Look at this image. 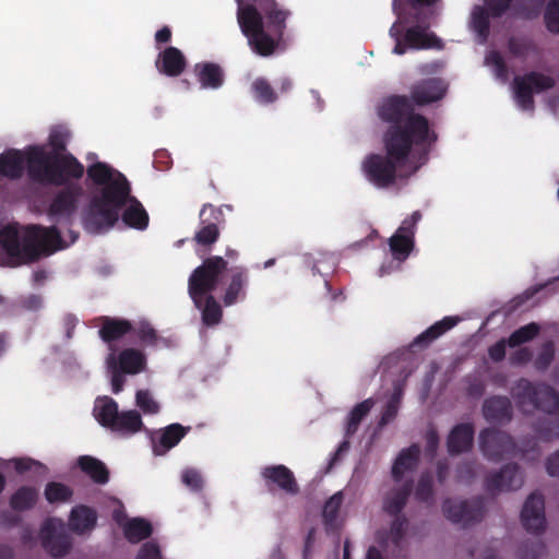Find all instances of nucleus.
Instances as JSON below:
<instances>
[{"label": "nucleus", "instance_id": "21", "mask_svg": "<svg viewBox=\"0 0 559 559\" xmlns=\"http://www.w3.org/2000/svg\"><path fill=\"white\" fill-rule=\"evenodd\" d=\"M50 186H69L70 179H81L84 175V166L71 153L56 154Z\"/></svg>", "mask_w": 559, "mask_h": 559}, {"label": "nucleus", "instance_id": "37", "mask_svg": "<svg viewBox=\"0 0 559 559\" xmlns=\"http://www.w3.org/2000/svg\"><path fill=\"white\" fill-rule=\"evenodd\" d=\"M78 465L95 484L105 485L108 483L109 471L100 460L91 455H82L78 459Z\"/></svg>", "mask_w": 559, "mask_h": 559}, {"label": "nucleus", "instance_id": "42", "mask_svg": "<svg viewBox=\"0 0 559 559\" xmlns=\"http://www.w3.org/2000/svg\"><path fill=\"white\" fill-rule=\"evenodd\" d=\"M373 404L372 399H367L354 406L347 418L345 429L346 437H352L357 432L361 420L370 413Z\"/></svg>", "mask_w": 559, "mask_h": 559}, {"label": "nucleus", "instance_id": "7", "mask_svg": "<svg viewBox=\"0 0 559 559\" xmlns=\"http://www.w3.org/2000/svg\"><path fill=\"white\" fill-rule=\"evenodd\" d=\"M512 396L523 413L542 411L549 415L559 413V393L548 384H534L527 379H520Z\"/></svg>", "mask_w": 559, "mask_h": 559}, {"label": "nucleus", "instance_id": "48", "mask_svg": "<svg viewBox=\"0 0 559 559\" xmlns=\"http://www.w3.org/2000/svg\"><path fill=\"white\" fill-rule=\"evenodd\" d=\"M433 497V477L430 472L420 475L415 488V498L420 502H429Z\"/></svg>", "mask_w": 559, "mask_h": 559}, {"label": "nucleus", "instance_id": "2", "mask_svg": "<svg viewBox=\"0 0 559 559\" xmlns=\"http://www.w3.org/2000/svg\"><path fill=\"white\" fill-rule=\"evenodd\" d=\"M378 116L382 121L390 123L384 136L394 129L402 130L412 141V147L425 155L437 141V134L430 130L428 119L415 112L413 102L405 95H391L384 98L378 107Z\"/></svg>", "mask_w": 559, "mask_h": 559}, {"label": "nucleus", "instance_id": "40", "mask_svg": "<svg viewBox=\"0 0 559 559\" xmlns=\"http://www.w3.org/2000/svg\"><path fill=\"white\" fill-rule=\"evenodd\" d=\"M37 499V489L22 486L11 496L10 507L15 511H26L35 506Z\"/></svg>", "mask_w": 559, "mask_h": 559}, {"label": "nucleus", "instance_id": "26", "mask_svg": "<svg viewBox=\"0 0 559 559\" xmlns=\"http://www.w3.org/2000/svg\"><path fill=\"white\" fill-rule=\"evenodd\" d=\"M193 73L200 87L203 90H218L225 83V71L215 62H198L193 67Z\"/></svg>", "mask_w": 559, "mask_h": 559}, {"label": "nucleus", "instance_id": "33", "mask_svg": "<svg viewBox=\"0 0 559 559\" xmlns=\"http://www.w3.org/2000/svg\"><path fill=\"white\" fill-rule=\"evenodd\" d=\"M459 322L456 317H444L442 320L437 321L423 333L414 338L411 344L413 348H426L437 338L442 336L449 330L454 328Z\"/></svg>", "mask_w": 559, "mask_h": 559}, {"label": "nucleus", "instance_id": "63", "mask_svg": "<svg viewBox=\"0 0 559 559\" xmlns=\"http://www.w3.org/2000/svg\"><path fill=\"white\" fill-rule=\"evenodd\" d=\"M135 559H162L159 546L153 540L144 543Z\"/></svg>", "mask_w": 559, "mask_h": 559}, {"label": "nucleus", "instance_id": "24", "mask_svg": "<svg viewBox=\"0 0 559 559\" xmlns=\"http://www.w3.org/2000/svg\"><path fill=\"white\" fill-rule=\"evenodd\" d=\"M481 412L486 421L496 425H507L513 417L512 403L509 397L502 395L485 399Z\"/></svg>", "mask_w": 559, "mask_h": 559}, {"label": "nucleus", "instance_id": "55", "mask_svg": "<svg viewBox=\"0 0 559 559\" xmlns=\"http://www.w3.org/2000/svg\"><path fill=\"white\" fill-rule=\"evenodd\" d=\"M392 516L393 520L390 526V533L393 543L395 545H399L405 535L408 525V520L404 514H397Z\"/></svg>", "mask_w": 559, "mask_h": 559}, {"label": "nucleus", "instance_id": "45", "mask_svg": "<svg viewBox=\"0 0 559 559\" xmlns=\"http://www.w3.org/2000/svg\"><path fill=\"white\" fill-rule=\"evenodd\" d=\"M534 430L542 441L559 439V416L539 419L534 424Z\"/></svg>", "mask_w": 559, "mask_h": 559}, {"label": "nucleus", "instance_id": "46", "mask_svg": "<svg viewBox=\"0 0 559 559\" xmlns=\"http://www.w3.org/2000/svg\"><path fill=\"white\" fill-rule=\"evenodd\" d=\"M44 495L46 500L51 504L63 503L72 498L73 490L62 483L50 481L46 485Z\"/></svg>", "mask_w": 559, "mask_h": 559}, {"label": "nucleus", "instance_id": "12", "mask_svg": "<svg viewBox=\"0 0 559 559\" xmlns=\"http://www.w3.org/2000/svg\"><path fill=\"white\" fill-rule=\"evenodd\" d=\"M25 157L29 180L41 186H50L56 154L49 153L43 145H28L25 147Z\"/></svg>", "mask_w": 559, "mask_h": 559}, {"label": "nucleus", "instance_id": "5", "mask_svg": "<svg viewBox=\"0 0 559 559\" xmlns=\"http://www.w3.org/2000/svg\"><path fill=\"white\" fill-rule=\"evenodd\" d=\"M413 21L415 25L405 31L400 20L390 27L389 34L395 40L393 53L404 55L407 49H441L443 47L442 40L435 33L427 32L430 24L426 16L416 13Z\"/></svg>", "mask_w": 559, "mask_h": 559}, {"label": "nucleus", "instance_id": "20", "mask_svg": "<svg viewBox=\"0 0 559 559\" xmlns=\"http://www.w3.org/2000/svg\"><path fill=\"white\" fill-rule=\"evenodd\" d=\"M249 281V271L246 266L237 265L227 270L226 288L223 295L226 307L246 299Z\"/></svg>", "mask_w": 559, "mask_h": 559}, {"label": "nucleus", "instance_id": "9", "mask_svg": "<svg viewBox=\"0 0 559 559\" xmlns=\"http://www.w3.org/2000/svg\"><path fill=\"white\" fill-rule=\"evenodd\" d=\"M227 264L223 257L212 255L191 273L188 292L197 308H201V298L217 288L223 273L228 270Z\"/></svg>", "mask_w": 559, "mask_h": 559}, {"label": "nucleus", "instance_id": "1", "mask_svg": "<svg viewBox=\"0 0 559 559\" xmlns=\"http://www.w3.org/2000/svg\"><path fill=\"white\" fill-rule=\"evenodd\" d=\"M87 176L100 188L92 193L83 212L82 223L87 233L100 234L118 222L131 186L124 175L102 162L88 166Z\"/></svg>", "mask_w": 559, "mask_h": 559}, {"label": "nucleus", "instance_id": "47", "mask_svg": "<svg viewBox=\"0 0 559 559\" xmlns=\"http://www.w3.org/2000/svg\"><path fill=\"white\" fill-rule=\"evenodd\" d=\"M539 325L535 322L519 328L509 336L507 343L510 347H518L532 341L539 333Z\"/></svg>", "mask_w": 559, "mask_h": 559}, {"label": "nucleus", "instance_id": "36", "mask_svg": "<svg viewBox=\"0 0 559 559\" xmlns=\"http://www.w3.org/2000/svg\"><path fill=\"white\" fill-rule=\"evenodd\" d=\"M420 449L417 444L401 451L392 466V477L395 481H401L406 472L413 471L418 462Z\"/></svg>", "mask_w": 559, "mask_h": 559}, {"label": "nucleus", "instance_id": "59", "mask_svg": "<svg viewBox=\"0 0 559 559\" xmlns=\"http://www.w3.org/2000/svg\"><path fill=\"white\" fill-rule=\"evenodd\" d=\"M108 365L112 369V376H111V390L112 393L118 394L122 391L126 379L124 373H122L116 366V356L111 354L108 359Z\"/></svg>", "mask_w": 559, "mask_h": 559}, {"label": "nucleus", "instance_id": "34", "mask_svg": "<svg viewBox=\"0 0 559 559\" xmlns=\"http://www.w3.org/2000/svg\"><path fill=\"white\" fill-rule=\"evenodd\" d=\"M97 523L96 511L85 504L75 506L69 516V526L76 534L92 531Z\"/></svg>", "mask_w": 559, "mask_h": 559}, {"label": "nucleus", "instance_id": "11", "mask_svg": "<svg viewBox=\"0 0 559 559\" xmlns=\"http://www.w3.org/2000/svg\"><path fill=\"white\" fill-rule=\"evenodd\" d=\"M514 96L518 105L523 110H534V93H542L552 88L555 80L537 71H531L524 75L514 78Z\"/></svg>", "mask_w": 559, "mask_h": 559}, {"label": "nucleus", "instance_id": "64", "mask_svg": "<svg viewBox=\"0 0 559 559\" xmlns=\"http://www.w3.org/2000/svg\"><path fill=\"white\" fill-rule=\"evenodd\" d=\"M489 13L492 17H500L509 9L511 0H487Z\"/></svg>", "mask_w": 559, "mask_h": 559}, {"label": "nucleus", "instance_id": "44", "mask_svg": "<svg viewBox=\"0 0 559 559\" xmlns=\"http://www.w3.org/2000/svg\"><path fill=\"white\" fill-rule=\"evenodd\" d=\"M251 93L255 102L270 105L278 99V95L265 78H257L251 84Z\"/></svg>", "mask_w": 559, "mask_h": 559}, {"label": "nucleus", "instance_id": "8", "mask_svg": "<svg viewBox=\"0 0 559 559\" xmlns=\"http://www.w3.org/2000/svg\"><path fill=\"white\" fill-rule=\"evenodd\" d=\"M94 413L103 427L122 436H132L144 429L142 417L138 411L119 412L118 403L108 396L95 405Z\"/></svg>", "mask_w": 559, "mask_h": 559}, {"label": "nucleus", "instance_id": "13", "mask_svg": "<svg viewBox=\"0 0 559 559\" xmlns=\"http://www.w3.org/2000/svg\"><path fill=\"white\" fill-rule=\"evenodd\" d=\"M479 448L485 457L500 462L515 453L516 444L509 433L496 428H485L479 432Z\"/></svg>", "mask_w": 559, "mask_h": 559}, {"label": "nucleus", "instance_id": "54", "mask_svg": "<svg viewBox=\"0 0 559 559\" xmlns=\"http://www.w3.org/2000/svg\"><path fill=\"white\" fill-rule=\"evenodd\" d=\"M508 48L514 57L524 58L534 49V44L528 39L511 37L508 41Z\"/></svg>", "mask_w": 559, "mask_h": 559}, {"label": "nucleus", "instance_id": "62", "mask_svg": "<svg viewBox=\"0 0 559 559\" xmlns=\"http://www.w3.org/2000/svg\"><path fill=\"white\" fill-rule=\"evenodd\" d=\"M555 356V347L552 342H546L536 358L538 368L546 369L552 361Z\"/></svg>", "mask_w": 559, "mask_h": 559}, {"label": "nucleus", "instance_id": "16", "mask_svg": "<svg viewBox=\"0 0 559 559\" xmlns=\"http://www.w3.org/2000/svg\"><path fill=\"white\" fill-rule=\"evenodd\" d=\"M523 481L520 466L515 463H509L503 465L499 472L486 477L485 488L489 493L495 495L500 491L516 490L523 485Z\"/></svg>", "mask_w": 559, "mask_h": 559}, {"label": "nucleus", "instance_id": "39", "mask_svg": "<svg viewBox=\"0 0 559 559\" xmlns=\"http://www.w3.org/2000/svg\"><path fill=\"white\" fill-rule=\"evenodd\" d=\"M152 532L153 527L151 523L141 518L131 519L123 527L126 538L132 544L148 538Z\"/></svg>", "mask_w": 559, "mask_h": 559}, {"label": "nucleus", "instance_id": "50", "mask_svg": "<svg viewBox=\"0 0 559 559\" xmlns=\"http://www.w3.org/2000/svg\"><path fill=\"white\" fill-rule=\"evenodd\" d=\"M144 346H155L158 342L157 331L147 321H141L132 331Z\"/></svg>", "mask_w": 559, "mask_h": 559}, {"label": "nucleus", "instance_id": "29", "mask_svg": "<svg viewBox=\"0 0 559 559\" xmlns=\"http://www.w3.org/2000/svg\"><path fill=\"white\" fill-rule=\"evenodd\" d=\"M122 209L124 210L122 213L120 212L119 217L121 216L126 226L138 230L147 228L150 222L148 214L142 203L131 195V192Z\"/></svg>", "mask_w": 559, "mask_h": 559}, {"label": "nucleus", "instance_id": "49", "mask_svg": "<svg viewBox=\"0 0 559 559\" xmlns=\"http://www.w3.org/2000/svg\"><path fill=\"white\" fill-rule=\"evenodd\" d=\"M70 139V132L67 129L63 128H56L52 129L49 138L48 143L51 147L49 153L55 154H67V145Z\"/></svg>", "mask_w": 559, "mask_h": 559}, {"label": "nucleus", "instance_id": "28", "mask_svg": "<svg viewBox=\"0 0 559 559\" xmlns=\"http://www.w3.org/2000/svg\"><path fill=\"white\" fill-rule=\"evenodd\" d=\"M413 491V481L407 480L400 486H395L388 490L382 500V510L388 515L402 514L411 493Z\"/></svg>", "mask_w": 559, "mask_h": 559}, {"label": "nucleus", "instance_id": "35", "mask_svg": "<svg viewBox=\"0 0 559 559\" xmlns=\"http://www.w3.org/2000/svg\"><path fill=\"white\" fill-rule=\"evenodd\" d=\"M116 366L127 374H138L146 367V356L136 348H124L116 357Z\"/></svg>", "mask_w": 559, "mask_h": 559}, {"label": "nucleus", "instance_id": "51", "mask_svg": "<svg viewBox=\"0 0 559 559\" xmlns=\"http://www.w3.org/2000/svg\"><path fill=\"white\" fill-rule=\"evenodd\" d=\"M135 405L147 415H155L159 412V404L153 399L148 390H138Z\"/></svg>", "mask_w": 559, "mask_h": 559}, {"label": "nucleus", "instance_id": "56", "mask_svg": "<svg viewBox=\"0 0 559 559\" xmlns=\"http://www.w3.org/2000/svg\"><path fill=\"white\" fill-rule=\"evenodd\" d=\"M485 60L488 66L493 68L497 78L504 80L508 76V67L499 51H490Z\"/></svg>", "mask_w": 559, "mask_h": 559}, {"label": "nucleus", "instance_id": "4", "mask_svg": "<svg viewBox=\"0 0 559 559\" xmlns=\"http://www.w3.org/2000/svg\"><path fill=\"white\" fill-rule=\"evenodd\" d=\"M385 155L369 154L361 164V170L369 182L384 189L396 181L397 168L404 166L413 150L412 141L404 131L394 129L383 136Z\"/></svg>", "mask_w": 559, "mask_h": 559}, {"label": "nucleus", "instance_id": "30", "mask_svg": "<svg viewBox=\"0 0 559 559\" xmlns=\"http://www.w3.org/2000/svg\"><path fill=\"white\" fill-rule=\"evenodd\" d=\"M26 168L25 150H5L0 154V175L11 180L20 179Z\"/></svg>", "mask_w": 559, "mask_h": 559}, {"label": "nucleus", "instance_id": "25", "mask_svg": "<svg viewBox=\"0 0 559 559\" xmlns=\"http://www.w3.org/2000/svg\"><path fill=\"white\" fill-rule=\"evenodd\" d=\"M155 67L159 73L176 78L185 71L187 59L180 49L169 46L159 52Z\"/></svg>", "mask_w": 559, "mask_h": 559}, {"label": "nucleus", "instance_id": "23", "mask_svg": "<svg viewBox=\"0 0 559 559\" xmlns=\"http://www.w3.org/2000/svg\"><path fill=\"white\" fill-rule=\"evenodd\" d=\"M447 86L441 79L430 78L415 83L409 98L414 105L425 106L443 98Z\"/></svg>", "mask_w": 559, "mask_h": 559}, {"label": "nucleus", "instance_id": "3", "mask_svg": "<svg viewBox=\"0 0 559 559\" xmlns=\"http://www.w3.org/2000/svg\"><path fill=\"white\" fill-rule=\"evenodd\" d=\"M0 246L14 260L33 262L63 249V240L56 226L28 225L21 242L17 227L7 225L0 229Z\"/></svg>", "mask_w": 559, "mask_h": 559}, {"label": "nucleus", "instance_id": "61", "mask_svg": "<svg viewBox=\"0 0 559 559\" xmlns=\"http://www.w3.org/2000/svg\"><path fill=\"white\" fill-rule=\"evenodd\" d=\"M473 26L479 35L486 36L489 32V17L487 13L481 9L477 8L473 12Z\"/></svg>", "mask_w": 559, "mask_h": 559}, {"label": "nucleus", "instance_id": "18", "mask_svg": "<svg viewBox=\"0 0 559 559\" xmlns=\"http://www.w3.org/2000/svg\"><path fill=\"white\" fill-rule=\"evenodd\" d=\"M521 522L523 527L534 535H539L545 531L546 518L543 495L533 492L527 497L521 511Z\"/></svg>", "mask_w": 559, "mask_h": 559}, {"label": "nucleus", "instance_id": "38", "mask_svg": "<svg viewBox=\"0 0 559 559\" xmlns=\"http://www.w3.org/2000/svg\"><path fill=\"white\" fill-rule=\"evenodd\" d=\"M343 504V493L342 491L335 492L332 497H330L322 510V521L328 533L335 532L340 528V524L337 522L341 507Z\"/></svg>", "mask_w": 559, "mask_h": 559}, {"label": "nucleus", "instance_id": "10", "mask_svg": "<svg viewBox=\"0 0 559 559\" xmlns=\"http://www.w3.org/2000/svg\"><path fill=\"white\" fill-rule=\"evenodd\" d=\"M442 511L452 523L467 527L480 522L486 513L485 499L480 496L467 500L445 499Z\"/></svg>", "mask_w": 559, "mask_h": 559}, {"label": "nucleus", "instance_id": "6", "mask_svg": "<svg viewBox=\"0 0 559 559\" xmlns=\"http://www.w3.org/2000/svg\"><path fill=\"white\" fill-rule=\"evenodd\" d=\"M237 17L242 34L257 55L270 57L277 50L283 38H277L271 32L265 31L263 16L254 5L248 4L240 8Z\"/></svg>", "mask_w": 559, "mask_h": 559}, {"label": "nucleus", "instance_id": "53", "mask_svg": "<svg viewBox=\"0 0 559 559\" xmlns=\"http://www.w3.org/2000/svg\"><path fill=\"white\" fill-rule=\"evenodd\" d=\"M14 307L23 311L37 312L43 307V297L37 294L20 296L15 300Z\"/></svg>", "mask_w": 559, "mask_h": 559}, {"label": "nucleus", "instance_id": "57", "mask_svg": "<svg viewBox=\"0 0 559 559\" xmlns=\"http://www.w3.org/2000/svg\"><path fill=\"white\" fill-rule=\"evenodd\" d=\"M545 551V545L539 540L526 542L519 549L520 559H538Z\"/></svg>", "mask_w": 559, "mask_h": 559}, {"label": "nucleus", "instance_id": "15", "mask_svg": "<svg viewBox=\"0 0 559 559\" xmlns=\"http://www.w3.org/2000/svg\"><path fill=\"white\" fill-rule=\"evenodd\" d=\"M222 219V210L211 203H205L200 211L202 227L195 233L194 241L202 247L214 245L219 237L218 224Z\"/></svg>", "mask_w": 559, "mask_h": 559}, {"label": "nucleus", "instance_id": "17", "mask_svg": "<svg viewBox=\"0 0 559 559\" xmlns=\"http://www.w3.org/2000/svg\"><path fill=\"white\" fill-rule=\"evenodd\" d=\"M40 538L44 549L55 558L66 556L72 546L71 537L52 519L41 525Z\"/></svg>", "mask_w": 559, "mask_h": 559}, {"label": "nucleus", "instance_id": "32", "mask_svg": "<svg viewBox=\"0 0 559 559\" xmlns=\"http://www.w3.org/2000/svg\"><path fill=\"white\" fill-rule=\"evenodd\" d=\"M133 331V324L121 318L103 317L98 335L103 342L111 344Z\"/></svg>", "mask_w": 559, "mask_h": 559}, {"label": "nucleus", "instance_id": "27", "mask_svg": "<svg viewBox=\"0 0 559 559\" xmlns=\"http://www.w3.org/2000/svg\"><path fill=\"white\" fill-rule=\"evenodd\" d=\"M474 427L469 423L455 425L450 431L447 440L448 452L450 455H459L468 452L474 442Z\"/></svg>", "mask_w": 559, "mask_h": 559}, {"label": "nucleus", "instance_id": "19", "mask_svg": "<svg viewBox=\"0 0 559 559\" xmlns=\"http://www.w3.org/2000/svg\"><path fill=\"white\" fill-rule=\"evenodd\" d=\"M82 194V187L69 185L61 189L52 199L48 207V216L51 219L70 218L78 209V202Z\"/></svg>", "mask_w": 559, "mask_h": 559}, {"label": "nucleus", "instance_id": "52", "mask_svg": "<svg viewBox=\"0 0 559 559\" xmlns=\"http://www.w3.org/2000/svg\"><path fill=\"white\" fill-rule=\"evenodd\" d=\"M544 20L550 33L559 34V0H550L548 2Z\"/></svg>", "mask_w": 559, "mask_h": 559}, {"label": "nucleus", "instance_id": "58", "mask_svg": "<svg viewBox=\"0 0 559 559\" xmlns=\"http://www.w3.org/2000/svg\"><path fill=\"white\" fill-rule=\"evenodd\" d=\"M182 483L192 491H201L203 488V478L194 468H187L181 475Z\"/></svg>", "mask_w": 559, "mask_h": 559}, {"label": "nucleus", "instance_id": "41", "mask_svg": "<svg viewBox=\"0 0 559 559\" xmlns=\"http://www.w3.org/2000/svg\"><path fill=\"white\" fill-rule=\"evenodd\" d=\"M389 246L393 258L404 262L415 247V239L406 235L395 233L389 239Z\"/></svg>", "mask_w": 559, "mask_h": 559}, {"label": "nucleus", "instance_id": "22", "mask_svg": "<svg viewBox=\"0 0 559 559\" xmlns=\"http://www.w3.org/2000/svg\"><path fill=\"white\" fill-rule=\"evenodd\" d=\"M191 430L189 426L175 423L157 430L151 438L153 453L157 456L165 455L175 448Z\"/></svg>", "mask_w": 559, "mask_h": 559}, {"label": "nucleus", "instance_id": "14", "mask_svg": "<svg viewBox=\"0 0 559 559\" xmlns=\"http://www.w3.org/2000/svg\"><path fill=\"white\" fill-rule=\"evenodd\" d=\"M261 478L270 493L280 490L288 496L299 493V485L292 469L286 465H267L261 468Z\"/></svg>", "mask_w": 559, "mask_h": 559}, {"label": "nucleus", "instance_id": "60", "mask_svg": "<svg viewBox=\"0 0 559 559\" xmlns=\"http://www.w3.org/2000/svg\"><path fill=\"white\" fill-rule=\"evenodd\" d=\"M421 219V213L419 211L413 212V214L406 217L395 233L406 235L415 238L416 226Z\"/></svg>", "mask_w": 559, "mask_h": 559}, {"label": "nucleus", "instance_id": "31", "mask_svg": "<svg viewBox=\"0 0 559 559\" xmlns=\"http://www.w3.org/2000/svg\"><path fill=\"white\" fill-rule=\"evenodd\" d=\"M261 10L262 16L266 19L270 32L277 36V38H283L286 29V20L290 12L280 8L275 0L265 1V3L261 4Z\"/></svg>", "mask_w": 559, "mask_h": 559}, {"label": "nucleus", "instance_id": "43", "mask_svg": "<svg viewBox=\"0 0 559 559\" xmlns=\"http://www.w3.org/2000/svg\"><path fill=\"white\" fill-rule=\"evenodd\" d=\"M202 322L206 326H215L221 323L223 309L213 295H205L204 304L201 301Z\"/></svg>", "mask_w": 559, "mask_h": 559}]
</instances>
